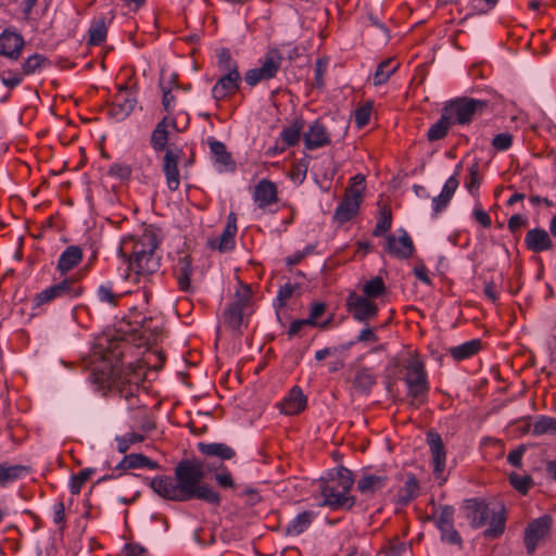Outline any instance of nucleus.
Returning a JSON list of instances; mask_svg holds the SVG:
<instances>
[{
  "label": "nucleus",
  "instance_id": "obj_13",
  "mask_svg": "<svg viewBox=\"0 0 556 556\" xmlns=\"http://www.w3.org/2000/svg\"><path fill=\"white\" fill-rule=\"evenodd\" d=\"M552 518L542 516L532 520L525 532V545L528 554H534L540 542L544 541L551 531Z\"/></svg>",
  "mask_w": 556,
  "mask_h": 556
},
{
  "label": "nucleus",
  "instance_id": "obj_16",
  "mask_svg": "<svg viewBox=\"0 0 556 556\" xmlns=\"http://www.w3.org/2000/svg\"><path fill=\"white\" fill-rule=\"evenodd\" d=\"M252 197L258 208L271 212V206L278 203L277 186L268 179H262L255 185Z\"/></svg>",
  "mask_w": 556,
  "mask_h": 556
},
{
  "label": "nucleus",
  "instance_id": "obj_19",
  "mask_svg": "<svg viewBox=\"0 0 556 556\" xmlns=\"http://www.w3.org/2000/svg\"><path fill=\"white\" fill-rule=\"evenodd\" d=\"M305 149L316 150L331 142L327 127L320 121H314L303 134Z\"/></svg>",
  "mask_w": 556,
  "mask_h": 556
},
{
  "label": "nucleus",
  "instance_id": "obj_45",
  "mask_svg": "<svg viewBox=\"0 0 556 556\" xmlns=\"http://www.w3.org/2000/svg\"><path fill=\"white\" fill-rule=\"evenodd\" d=\"M387 292V287L380 277H374L370 280L366 281L363 286V296L367 299H376L379 298Z\"/></svg>",
  "mask_w": 556,
  "mask_h": 556
},
{
  "label": "nucleus",
  "instance_id": "obj_10",
  "mask_svg": "<svg viewBox=\"0 0 556 556\" xmlns=\"http://www.w3.org/2000/svg\"><path fill=\"white\" fill-rule=\"evenodd\" d=\"M81 288L72 278H64L62 281L50 286L36 294L34 303L41 306L58 298L76 299L81 294Z\"/></svg>",
  "mask_w": 556,
  "mask_h": 556
},
{
  "label": "nucleus",
  "instance_id": "obj_47",
  "mask_svg": "<svg viewBox=\"0 0 556 556\" xmlns=\"http://www.w3.org/2000/svg\"><path fill=\"white\" fill-rule=\"evenodd\" d=\"M217 65L223 73H239L238 64L232 59L230 51L226 48L217 52Z\"/></svg>",
  "mask_w": 556,
  "mask_h": 556
},
{
  "label": "nucleus",
  "instance_id": "obj_48",
  "mask_svg": "<svg viewBox=\"0 0 556 556\" xmlns=\"http://www.w3.org/2000/svg\"><path fill=\"white\" fill-rule=\"evenodd\" d=\"M93 472L94 469L85 468L80 470L77 475L72 476L68 484L70 492L74 495L78 494L84 484L90 479Z\"/></svg>",
  "mask_w": 556,
  "mask_h": 556
},
{
  "label": "nucleus",
  "instance_id": "obj_23",
  "mask_svg": "<svg viewBox=\"0 0 556 556\" xmlns=\"http://www.w3.org/2000/svg\"><path fill=\"white\" fill-rule=\"evenodd\" d=\"M307 404V397L302 389L294 386L280 403V412L285 415H298L303 412Z\"/></svg>",
  "mask_w": 556,
  "mask_h": 556
},
{
  "label": "nucleus",
  "instance_id": "obj_52",
  "mask_svg": "<svg viewBox=\"0 0 556 556\" xmlns=\"http://www.w3.org/2000/svg\"><path fill=\"white\" fill-rule=\"evenodd\" d=\"M556 433V417H541L533 425V433L534 434H543V433Z\"/></svg>",
  "mask_w": 556,
  "mask_h": 556
},
{
  "label": "nucleus",
  "instance_id": "obj_62",
  "mask_svg": "<svg viewBox=\"0 0 556 556\" xmlns=\"http://www.w3.org/2000/svg\"><path fill=\"white\" fill-rule=\"evenodd\" d=\"M53 522L59 526L60 529L65 527V506L62 501H58L53 504Z\"/></svg>",
  "mask_w": 556,
  "mask_h": 556
},
{
  "label": "nucleus",
  "instance_id": "obj_53",
  "mask_svg": "<svg viewBox=\"0 0 556 556\" xmlns=\"http://www.w3.org/2000/svg\"><path fill=\"white\" fill-rule=\"evenodd\" d=\"M468 177L465 181V187L469 191V193L473 194L476 191H478L481 178L479 174V164L475 163L468 168Z\"/></svg>",
  "mask_w": 556,
  "mask_h": 556
},
{
  "label": "nucleus",
  "instance_id": "obj_30",
  "mask_svg": "<svg viewBox=\"0 0 556 556\" xmlns=\"http://www.w3.org/2000/svg\"><path fill=\"white\" fill-rule=\"evenodd\" d=\"M389 479L387 476L377 475V473H368L364 475L357 481V490L365 495H372L376 492L380 491L388 483Z\"/></svg>",
  "mask_w": 556,
  "mask_h": 556
},
{
  "label": "nucleus",
  "instance_id": "obj_35",
  "mask_svg": "<svg viewBox=\"0 0 556 556\" xmlns=\"http://www.w3.org/2000/svg\"><path fill=\"white\" fill-rule=\"evenodd\" d=\"M144 467L149 469H157L159 464L142 454H129L126 455L117 466V468L122 469H135Z\"/></svg>",
  "mask_w": 556,
  "mask_h": 556
},
{
  "label": "nucleus",
  "instance_id": "obj_22",
  "mask_svg": "<svg viewBox=\"0 0 556 556\" xmlns=\"http://www.w3.org/2000/svg\"><path fill=\"white\" fill-rule=\"evenodd\" d=\"M237 218L233 213L228 215L227 224L220 236L212 241L210 245L212 249H217L219 252H229L235 248V237L237 235Z\"/></svg>",
  "mask_w": 556,
  "mask_h": 556
},
{
  "label": "nucleus",
  "instance_id": "obj_40",
  "mask_svg": "<svg viewBox=\"0 0 556 556\" xmlns=\"http://www.w3.org/2000/svg\"><path fill=\"white\" fill-rule=\"evenodd\" d=\"M122 298V293H117L113 290L112 282H104L97 289V299L100 303L106 304L110 307H115Z\"/></svg>",
  "mask_w": 556,
  "mask_h": 556
},
{
  "label": "nucleus",
  "instance_id": "obj_8",
  "mask_svg": "<svg viewBox=\"0 0 556 556\" xmlns=\"http://www.w3.org/2000/svg\"><path fill=\"white\" fill-rule=\"evenodd\" d=\"M350 187L346 189L343 200L334 212V219L339 223H345L353 218L359 208L365 191V176L355 175L350 179Z\"/></svg>",
  "mask_w": 556,
  "mask_h": 556
},
{
  "label": "nucleus",
  "instance_id": "obj_28",
  "mask_svg": "<svg viewBox=\"0 0 556 556\" xmlns=\"http://www.w3.org/2000/svg\"><path fill=\"white\" fill-rule=\"evenodd\" d=\"M198 451L207 457H216L220 460H229L236 456V451L226 443H198Z\"/></svg>",
  "mask_w": 556,
  "mask_h": 556
},
{
  "label": "nucleus",
  "instance_id": "obj_18",
  "mask_svg": "<svg viewBox=\"0 0 556 556\" xmlns=\"http://www.w3.org/2000/svg\"><path fill=\"white\" fill-rule=\"evenodd\" d=\"M138 328H134V334L138 336L137 345H152L155 344L161 334V327L152 317H142L140 320H135Z\"/></svg>",
  "mask_w": 556,
  "mask_h": 556
},
{
  "label": "nucleus",
  "instance_id": "obj_21",
  "mask_svg": "<svg viewBox=\"0 0 556 556\" xmlns=\"http://www.w3.org/2000/svg\"><path fill=\"white\" fill-rule=\"evenodd\" d=\"M240 73H223L222 77L212 88V96L216 101L233 96L240 87Z\"/></svg>",
  "mask_w": 556,
  "mask_h": 556
},
{
  "label": "nucleus",
  "instance_id": "obj_24",
  "mask_svg": "<svg viewBox=\"0 0 556 556\" xmlns=\"http://www.w3.org/2000/svg\"><path fill=\"white\" fill-rule=\"evenodd\" d=\"M525 244L528 250L534 253L549 251L554 248V243L545 229H530L525 237Z\"/></svg>",
  "mask_w": 556,
  "mask_h": 556
},
{
  "label": "nucleus",
  "instance_id": "obj_33",
  "mask_svg": "<svg viewBox=\"0 0 556 556\" xmlns=\"http://www.w3.org/2000/svg\"><path fill=\"white\" fill-rule=\"evenodd\" d=\"M315 518V514L313 511H302L298 514L292 520L289 521L286 527V532L289 535H300L303 533L308 527L312 525Z\"/></svg>",
  "mask_w": 556,
  "mask_h": 556
},
{
  "label": "nucleus",
  "instance_id": "obj_29",
  "mask_svg": "<svg viewBox=\"0 0 556 556\" xmlns=\"http://www.w3.org/2000/svg\"><path fill=\"white\" fill-rule=\"evenodd\" d=\"M458 179L455 176H451L445 181L441 193L432 199V210L434 215H438L446 208L458 187Z\"/></svg>",
  "mask_w": 556,
  "mask_h": 556
},
{
  "label": "nucleus",
  "instance_id": "obj_49",
  "mask_svg": "<svg viewBox=\"0 0 556 556\" xmlns=\"http://www.w3.org/2000/svg\"><path fill=\"white\" fill-rule=\"evenodd\" d=\"M176 75H172L168 81V87L161 81V88L163 90L162 104L167 113H172L175 108V96L172 93V87L176 86Z\"/></svg>",
  "mask_w": 556,
  "mask_h": 556
},
{
  "label": "nucleus",
  "instance_id": "obj_42",
  "mask_svg": "<svg viewBox=\"0 0 556 556\" xmlns=\"http://www.w3.org/2000/svg\"><path fill=\"white\" fill-rule=\"evenodd\" d=\"M375 383L376 377L367 368L357 370L353 379V387L359 392H368Z\"/></svg>",
  "mask_w": 556,
  "mask_h": 556
},
{
  "label": "nucleus",
  "instance_id": "obj_36",
  "mask_svg": "<svg viewBox=\"0 0 556 556\" xmlns=\"http://www.w3.org/2000/svg\"><path fill=\"white\" fill-rule=\"evenodd\" d=\"M304 121L302 118H295L290 126L285 127L280 132L281 140L288 147H294L301 139L303 131Z\"/></svg>",
  "mask_w": 556,
  "mask_h": 556
},
{
  "label": "nucleus",
  "instance_id": "obj_14",
  "mask_svg": "<svg viewBox=\"0 0 556 556\" xmlns=\"http://www.w3.org/2000/svg\"><path fill=\"white\" fill-rule=\"evenodd\" d=\"M453 522L454 508L451 506L441 507L435 519V525L441 532V540L448 544L462 546V536L454 528Z\"/></svg>",
  "mask_w": 556,
  "mask_h": 556
},
{
  "label": "nucleus",
  "instance_id": "obj_2",
  "mask_svg": "<svg viewBox=\"0 0 556 556\" xmlns=\"http://www.w3.org/2000/svg\"><path fill=\"white\" fill-rule=\"evenodd\" d=\"M157 248L156 236L146 230L140 237H124L121 240L118 254L128 264V268L136 275L147 276L160 268V257L155 254Z\"/></svg>",
  "mask_w": 556,
  "mask_h": 556
},
{
  "label": "nucleus",
  "instance_id": "obj_59",
  "mask_svg": "<svg viewBox=\"0 0 556 556\" xmlns=\"http://www.w3.org/2000/svg\"><path fill=\"white\" fill-rule=\"evenodd\" d=\"M109 174L118 179H129L131 176V167L124 163H114L110 166Z\"/></svg>",
  "mask_w": 556,
  "mask_h": 556
},
{
  "label": "nucleus",
  "instance_id": "obj_50",
  "mask_svg": "<svg viewBox=\"0 0 556 556\" xmlns=\"http://www.w3.org/2000/svg\"><path fill=\"white\" fill-rule=\"evenodd\" d=\"M144 437L139 433H127L122 437H116L117 451L125 454L132 444L142 442Z\"/></svg>",
  "mask_w": 556,
  "mask_h": 556
},
{
  "label": "nucleus",
  "instance_id": "obj_5",
  "mask_svg": "<svg viewBox=\"0 0 556 556\" xmlns=\"http://www.w3.org/2000/svg\"><path fill=\"white\" fill-rule=\"evenodd\" d=\"M353 483L352 471L346 468H340L321 484V494L324 496L321 505L329 506L332 509H351L355 503L354 497L349 495Z\"/></svg>",
  "mask_w": 556,
  "mask_h": 556
},
{
  "label": "nucleus",
  "instance_id": "obj_15",
  "mask_svg": "<svg viewBox=\"0 0 556 556\" xmlns=\"http://www.w3.org/2000/svg\"><path fill=\"white\" fill-rule=\"evenodd\" d=\"M182 154L179 148H168L163 156L162 170L165 175L167 188L170 191H176L180 186V175L178 169V162Z\"/></svg>",
  "mask_w": 556,
  "mask_h": 556
},
{
  "label": "nucleus",
  "instance_id": "obj_38",
  "mask_svg": "<svg viewBox=\"0 0 556 556\" xmlns=\"http://www.w3.org/2000/svg\"><path fill=\"white\" fill-rule=\"evenodd\" d=\"M106 33L108 28L105 24V18L103 16L94 18L88 30V43L91 46H100L102 42H104L106 38Z\"/></svg>",
  "mask_w": 556,
  "mask_h": 556
},
{
  "label": "nucleus",
  "instance_id": "obj_64",
  "mask_svg": "<svg viewBox=\"0 0 556 556\" xmlns=\"http://www.w3.org/2000/svg\"><path fill=\"white\" fill-rule=\"evenodd\" d=\"M294 292V286L291 283H286L281 286L277 293V301L279 302L280 306H283L287 301L292 296Z\"/></svg>",
  "mask_w": 556,
  "mask_h": 556
},
{
  "label": "nucleus",
  "instance_id": "obj_46",
  "mask_svg": "<svg viewBox=\"0 0 556 556\" xmlns=\"http://www.w3.org/2000/svg\"><path fill=\"white\" fill-rule=\"evenodd\" d=\"M243 308L230 303L224 313V319L227 326L233 330L239 329L243 323Z\"/></svg>",
  "mask_w": 556,
  "mask_h": 556
},
{
  "label": "nucleus",
  "instance_id": "obj_3",
  "mask_svg": "<svg viewBox=\"0 0 556 556\" xmlns=\"http://www.w3.org/2000/svg\"><path fill=\"white\" fill-rule=\"evenodd\" d=\"M464 510L472 528L489 526L483 532L486 539H496L504 533L506 516L503 507H491L482 498H469L464 502Z\"/></svg>",
  "mask_w": 556,
  "mask_h": 556
},
{
  "label": "nucleus",
  "instance_id": "obj_4",
  "mask_svg": "<svg viewBox=\"0 0 556 556\" xmlns=\"http://www.w3.org/2000/svg\"><path fill=\"white\" fill-rule=\"evenodd\" d=\"M143 378V366L140 363H131L121 370H113L105 380L101 378V381L103 387L118 393L125 399L128 407L134 408L138 403L137 396Z\"/></svg>",
  "mask_w": 556,
  "mask_h": 556
},
{
  "label": "nucleus",
  "instance_id": "obj_7",
  "mask_svg": "<svg viewBox=\"0 0 556 556\" xmlns=\"http://www.w3.org/2000/svg\"><path fill=\"white\" fill-rule=\"evenodd\" d=\"M404 381L407 395L413 400V403L416 405L424 404L429 392V382L425 365L419 358L413 357L407 362Z\"/></svg>",
  "mask_w": 556,
  "mask_h": 556
},
{
  "label": "nucleus",
  "instance_id": "obj_11",
  "mask_svg": "<svg viewBox=\"0 0 556 556\" xmlns=\"http://www.w3.org/2000/svg\"><path fill=\"white\" fill-rule=\"evenodd\" d=\"M346 309L352 317L358 323H368L378 315V305L371 300L352 292L346 299Z\"/></svg>",
  "mask_w": 556,
  "mask_h": 556
},
{
  "label": "nucleus",
  "instance_id": "obj_26",
  "mask_svg": "<svg viewBox=\"0 0 556 556\" xmlns=\"http://www.w3.org/2000/svg\"><path fill=\"white\" fill-rule=\"evenodd\" d=\"M169 127H176V121L165 116L157 123L154 130L152 131L150 144L155 152L164 151L169 136Z\"/></svg>",
  "mask_w": 556,
  "mask_h": 556
},
{
  "label": "nucleus",
  "instance_id": "obj_6",
  "mask_svg": "<svg viewBox=\"0 0 556 556\" xmlns=\"http://www.w3.org/2000/svg\"><path fill=\"white\" fill-rule=\"evenodd\" d=\"M486 106V101L462 97L446 102L442 111L453 125H468Z\"/></svg>",
  "mask_w": 556,
  "mask_h": 556
},
{
  "label": "nucleus",
  "instance_id": "obj_60",
  "mask_svg": "<svg viewBox=\"0 0 556 556\" xmlns=\"http://www.w3.org/2000/svg\"><path fill=\"white\" fill-rule=\"evenodd\" d=\"M513 136L508 132L497 134L492 140V147L497 151H506L511 147Z\"/></svg>",
  "mask_w": 556,
  "mask_h": 556
},
{
  "label": "nucleus",
  "instance_id": "obj_56",
  "mask_svg": "<svg viewBox=\"0 0 556 556\" xmlns=\"http://www.w3.org/2000/svg\"><path fill=\"white\" fill-rule=\"evenodd\" d=\"M252 298V291L249 286H241L235 294V301L231 303L243 309L247 308Z\"/></svg>",
  "mask_w": 556,
  "mask_h": 556
},
{
  "label": "nucleus",
  "instance_id": "obj_61",
  "mask_svg": "<svg viewBox=\"0 0 556 556\" xmlns=\"http://www.w3.org/2000/svg\"><path fill=\"white\" fill-rule=\"evenodd\" d=\"M473 219L480 224L483 228H490L492 226V219L488 212H485L480 204H476L472 210Z\"/></svg>",
  "mask_w": 556,
  "mask_h": 556
},
{
  "label": "nucleus",
  "instance_id": "obj_44",
  "mask_svg": "<svg viewBox=\"0 0 556 556\" xmlns=\"http://www.w3.org/2000/svg\"><path fill=\"white\" fill-rule=\"evenodd\" d=\"M396 68H397V64L391 59L381 62L375 72V75L372 78L374 85L380 86V85L387 83L388 79L390 78V76L396 71Z\"/></svg>",
  "mask_w": 556,
  "mask_h": 556
},
{
  "label": "nucleus",
  "instance_id": "obj_37",
  "mask_svg": "<svg viewBox=\"0 0 556 556\" xmlns=\"http://www.w3.org/2000/svg\"><path fill=\"white\" fill-rule=\"evenodd\" d=\"M419 483L414 475H408L406 480L397 491V500L401 504L406 505L418 495Z\"/></svg>",
  "mask_w": 556,
  "mask_h": 556
},
{
  "label": "nucleus",
  "instance_id": "obj_31",
  "mask_svg": "<svg viewBox=\"0 0 556 556\" xmlns=\"http://www.w3.org/2000/svg\"><path fill=\"white\" fill-rule=\"evenodd\" d=\"M83 260V251L79 247H67L60 255L58 261V269L65 275L76 267Z\"/></svg>",
  "mask_w": 556,
  "mask_h": 556
},
{
  "label": "nucleus",
  "instance_id": "obj_51",
  "mask_svg": "<svg viewBox=\"0 0 556 556\" xmlns=\"http://www.w3.org/2000/svg\"><path fill=\"white\" fill-rule=\"evenodd\" d=\"M372 113V103L366 102L354 112V123L358 128L365 127L370 119Z\"/></svg>",
  "mask_w": 556,
  "mask_h": 556
},
{
  "label": "nucleus",
  "instance_id": "obj_34",
  "mask_svg": "<svg viewBox=\"0 0 556 556\" xmlns=\"http://www.w3.org/2000/svg\"><path fill=\"white\" fill-rule=\"evenodd\" d=\"M192 274L191 261L188 256L180 257L175 267L177 282L182 291H188L191 287L190 277Z\"/></svg>",
  "mask_w": 556,
  "mask_h": 556
},
{
  "label": "nucleus",
  "instance_id": "obj_57",
  "mask_svg": "<svg viewBox=\"0 0 556 556\" xmlns=\"http://www.w3.org/2000/svg\"><path fill=\"white\" fill-rule=\"evenodd\" d=\"M215 481L222 489H233L235 481L230 471L223 467L218 472L215 473Z\"/></svg>",
  "mask_w": 556,
  "mask_h": 556
},
{
  "label": "nucleus",
  "instance_id": "obj_1",
  "mask_svg": "<svg viewBox=\"0 0 556 556\" xmlns=\"http://www.w3.org/2000/svg\"><path fill=\"white\" fill-rule=\"evenodd\" d=\"M206 466L199 459H182L174 470V477L159 476L150 481L152 490L161 497L187 502L192 498L218 505L220 495L212 486L202 483Z\"/></svg>",
  "mask_w": 556,
  "mask_h": 556
},
{
  "label": "nucleus",
  "instance_id": "obj_54",
  "mask_svg": "<svg viewBox=\"0 0 556 556\" xmlns=\"http://www.w3.org/2000/svg\"><path fill=\"white\" fill-rule=\"evenodd\" d=\"M392 226V216L391 212L388 210H383L380 214V217L376 224V227L372 231L375 237H380L388 232Z\"/></svg>",
  "mask_w": 556,
  "mask_h": 556
},
{
  "label": "nucleus",
  "instance_id": "obj_55",
  "mask_svg": "<svg viewBox=\"0 0 556 556\" xmlns=\"http://www.w3.org/2000/svg\"><path fill=\"white\" fill-rule=\"evenodd\" d=\"M509 482L521 494H527L532 485L530 476H519L518 473H511L509 476Z\"/></svg>",
  "mask_w": 556,
  "mask_h": 556
},
{
  "label": "nucleus",
  "instance_id": "obj_17",
  "mask_svg": "<svg viewBox=\"0 0 556 556\" xmlns=\"http://www.w3.org/2000/svg\"><path fill=\"white\" fill-rule=\"evenodd\" d=\"M427 443L430 448L431 459L433 464V473L437 479H443V472L446 465V452L439 433L430 431L427 433Z\"/></svg>",
  "mask_w": 556,
  "mask_h": 556
},
{
  "label": "nucleus",
  "instance_id": "obj_20",
  "mask_svg": "<svg viewBox=\"0 0 556 556\" xmlns=\"http://www.w3.org/2000/svg\"><path fill=\"white\" fill-rule=\"evenodd\" d=\"M136 106V99L128 91L126 86H121L111 105V114L118 121L130 115Z\"/></svg>",
  "mask_w": 556,
  "mask_h": 556
},
{
  "label": "nucleus",
  "instance_id": "obj_41",
  "mask_svg": "<svg viewBox=\"0 0 556 556\" xmlns=\"http://www.w3.org/2000/svg\"><path fill=\"white\" fill-rule=\"evenodd\" d=\"M50 64L49 60L39 53H34L28 56L22 65L23 75L29 76L37 72H40L42 68Z\"/></svg>",
  "mask_w": 556,
  "mask_h": 556
},
{
  "label": "nucleus",
  "instance_id": "obj_32",
  "mask_svg": "<svg viewBox=\"0 0 556 556\" xmlns=\"http://www.w3.org/2000/svg\"><path fill=\"white\" fill-rule=\"evenodd\" d=\"M481 340L472 339L448 350L451 356L456 361L472 357L481 350Z\"/></svg>",
  "mask_w": 556,
  "mask_h": 556
},
{
  "label": "nucleus",
  "instance_id": "obj_25",
  "mask_svg": "<svg viewBox=\"0 0 556 556\" xmlns=\"http://www.w3.org/2000/svg\"><path fill=\"white\" fill-rule=\"evenodd\" d=\"M23 47L24 39L20 34L4 30L0 35V54L16 60Z\"/></svg>",
  "mask_w": 556,
  "mask_h": 556
},
{
  "label": "nucleus",
  "instance_id": "obj_43",
  "mask_svg": "<svg viewBox=\"0 0 556 556\" xmlns=\"http://www.w3.org/2000/svg\"><path fill=\"white\" fill-rule=\"evenodd\" d=\"M452 125L448 118H444V112L442 111L440 119L431 125L427 132L428 140L433 142L443 139Z\"/></svg>",
  "mask_w": 556,
  "mask_h": 556
},
{
  "label": "nucleus",
  "instance_id": "obj_58",
  "mask_svg": "<svg viewBox=\"0 0 556 556\" xmlns=\"http://www.w3.org/2000/svg\"><path fill=\"white\" fill-rule=\"evenodd\" d=\"M23 73L20 74V73H15L13 71H5L1 74V81L2 84L10 88V89H13L17 86H20L23 81Z\"/></svg>",
  "mask_w": 556,
  "mask_h": 556
},
{
  "label": "nucleus",
  "instance_id": "obj_39",
  "mask_svg": "<svg viewBox=\"0 0 556 556\" xmlns=\"http://www.w3.org/2000/svg\"><path fill=\"white\" fill-rule=\"evenodd\" d=\"M210 150L213 154L215 163L218 164L220 170L231 166V155L227 152L226 146L223 142L217 140L211 141Z\"/></svg>",
  "mask_w": 556,
  "mask_h": 556
},
{
  "label": "nucleus",
  "instance_id": "obj_27",
  "mask_svg": "<svg viewBox=\"0 0 556 556\" xmlns=\"http://www.w3.org/2000/svg\"><path fill=\"white\" fill-rule=\"evenodd\" d=\"M29 468L18 464L8 462L0 463V488H7L17 480L26 477Z\"/></svg>",
  "mask_w": 556,
  "mask_h": 556
},
{
  "label": "nucleus",
  "instance_id": "obj_12",
  "mask_svg": "<svg viewBox=\"0 0 556 556\" xmlns=\"http://www.w3.org/2000/svg\"><path fill=\"white\" fill-rule=\"evenodd\" d=\"M384 250L394 257L406 260L413 255L415 248L408 232L404 228H400L386 237Z\"/></svg>",
  "mask_w": 556,
  "mask_h": 556
},
{
  "label": "nucleus",
  "instance_id": "obj_63",
  "mask_svg": "<svg viewBox=\"0 0 556 556\" xmlns=\"http://www.w3.org/2000/svg\"><path fill=\"white\" fill-rule=\"evenodd\" d=\"M147 549L139 544L128 543L122 549L121 556H146Z\"/></svg>",
  "mask_w": 556,
  "mask_h": 556
},
{
  "label": "nucleus",
  "instance_id": "obj_9",
  "mask_svg": "<svg viewBox=\"0 0 556 556\" xmlns=\"http://www.w3.org/2000/svg\"><path fill=\"white\" fill-rule=\"evenodd\" d=\"M283 61V55L278 48H269L260 59L258 67H254L245 72V83L254 87L261 81L273 79L277 76Z\"/></svg>",
  "mask_w": 556,
  "mask_h": 556
}]
</instances>
